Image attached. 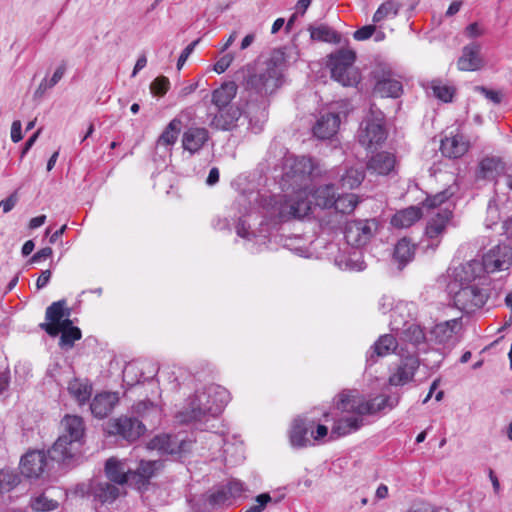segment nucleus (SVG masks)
Here are the masks:
<instances>
[{
    "mask_svg": "<svg viewBox=\"0 0 512 512\" xmlns=\"http://www.w3.org/2000/svg\"><path fill=\"white\" fill-rule=\"evenodd\" d=\"M280 187L283 194H271L265 198L268 211L280 215V220H302L311 209L309 195L314 180L321 170L311 157L286 155L283 158Z\"/></svg>",
    "mask_w": 512,
    "mask_h": 512,
    "instance_id": "nucleus-1",
    "label": "nucleus"
},
{
    "mask_svg": "<svg viewBox=\"0 0 512 512\" xmlns=\"http://www.w3.org/2000/svg\"><path fill=\"white\" fill-rule=\"evenodd\" d=\"M285 68V53L281 49H275L265 61L240 71L244 89L250 96L256 95L260 98L259 101H248L246 109L250 125L257 130H261L268 119L269 96L283 85Z\"/></svg>",
    "mask_w": 512,
    "mask_h": 512,
    "instance_id": "nucleus-2",
    "label": "nucleus"
},
{
    "mask_svg": "<svg viewBox=\"0 0 512 512\" xmlns=\"http://www.w3.org/2000/svg\"><path fill=\"white\" fill-rule=\"evenodd\" d=\"M398 404V398L377 396L366 400L356 390L343 391L338 395L336 408L343 413H352L337 420L331 430V437L338 438L357 431L363 426V416L375 414L386 407L390 409Z\"/></svg>",
    "mask_w": 512,
    "mask_h": 512,
    "instance_id": "nucleus-3",
    "label": "nucleus"
},
{
    "mask_svg": "<svg viewBox=\"0 0 512 512\" xmlns=\"http://www.w3.org/2000/svg\"><path fill=\"white\" fill-rule=\"evenodd\" d=\"M230 401L229 391L217 384H209L187 398L184 406L176 414L180 423L201 421L206 417H216Z\"/></svg>",
    "mask_w": 512,
    "mask_h": 512,
    "instance_id": "nucleus-4",
    "label": "nucleus"
},
{
    "mask_svg": "<svg viewBox=\"0 0 512 512\" xmlns=\"http://www.w3.org/2000/svg\"><path fill=\"white\" fill-rule=\"evenodd\" d=\"M451 206L452 204L447 201L446 192H442L427 198L422 208L412 206L395 214L390 224H414L421 219L423 209L432 217L431 224H447L453 216Z\"/></svg>",
    "mask_w": 512,
    "mask_h": 512,
    "instance_id": "nucleus-5",
    "label": "nucleus"
},
{
    "mask_svg": "<svg viewBox=\"0 0 512 512\" xmlns=\"http://www.w3.org/2000/svg\"><path fill=\"white\" fill-rule=\"evenodd\" d=\"M269 197L268 191L244 189L237 196L235 201L227 207L224 214V221L227 224H245V217L253 211L259 210L271 218H279L280 215L271 213L265 204H269L264 198Z\"/></svg>",
    "mask_w": 512,
    "mask_h": 512,
    "instance_id": "nucleus-6",
    "label": "nucleus"
},
{
    "mask_svg": "<svg viewBox=\"0 0 512 512\" xmlns=\"http://www.w3.org/2000/svg\"><path fill=\"white\" fill-rule=\"evenodd\" d=\"M446 226H425L423 236L417 243V246L427 251L429 249L435 250L440 242L443 234L445 233ZM416 244L404 237L400 239L393 250L391 262L396 265L397 269L401 271L408 263H410L415 255Z\"/></svg>",
    "mask_w": 512,
    "mask_h": 512,
    "instance_id": "nucleus-7",
    "label": "nucleus"
},
{
    "mask_svg": "<svg viewBox=\"0 0 512 512\" xmlns=\"http://www.w3.org/2000/svg\"><path fill=\"white\" fill-rule=\"evenodd\" d=\"M512 265V249L510 245L498 244L491 248L482 257V260H471L462 266L467 274L465 280L480 278L482 273H495L505 271Z\"/></svg>",
    "mask_w": 512,
    "mask_h": 512,
    "instance_id": "nucleus-8",
    "label": "nucleus"
},
{
    "mask_svg": "<svg viewBox=\"0 0 512 512\" xmlns=\"http://www.w3.org/2000/svg\"><path fill=\"white\" fill-rule=\"evenodd\" d=\"M404 308L396 306L391 314L390 328L396 333L400 346L407 347L418 355L420 346L425 345L426 336L421 326L415 322L403 319Z\"/></svg>",
    "mask_w": 512,
    "mask_h": 512,
    "instance_id": "nucleus-9",
    "label": "nucleus"
},
{
    "mask_svg": "<svg viewBox=\"0 0 512 512\" xmlns=\"http://www.w3.org/2000/svg\"><path fill=\"white\" fill-rule=\"evenodd\" d=\"M386 138L385 115L373 104L360 125L358 141L367 149H376Z\"/></svg>",
    "mask_w": 512,
    "mask_h": 512,
    "instance_id": "nucleus-10",
    "label": "nucleus"
},
{
    "mask_svg": "<svg viewBox=\"0 0 512 512\" xmlns=\"http://www.w3.org/2000/svg\"><path fill=\"white\" fill-rule=\"evenodd\" d=\"M466 276L467 274L462 269L457 273L456 277L459 278L460 288L454 292L453 301L459 310L471 313L481 308L486 303L488 296L485 289L480 288L476 283H472L477 278L465 280Z\"/></svg>",
    "mask_w": 512,
    "mask_h": 512,
    "instance_id": "nucleus-11",
    "label": "nucleus"
},
{
    "mask_svg": "<svg viewBox=\"0 0 512 512\" xmlns=\"http://www.w3.org/2000/svg\"><path fill=\"white\" fill-rule=\"evenodd\" d=\"M356 59L355 52L352 50H339L331 54L329 58V67L332 78L343 86H354L359 82V74L353 66Z\"/></svg>",
    "mask_w": 512,
    "mask_h": 512,
    "instance_id": "nucleus-12",
    "label": "nucleus"
},
{
    "mask_svg": "<svg viewBox=\"0 0 512 512\" xmlns=\"http://www.w3.org/2000/svg\"><path fill=\"white\" fill-rule=\"evenodd\" d=\"M245 490L244 484L241 481L231 480L226 485H221L207 494L200 495V501H203V505L209 506L212 510L221 506L231 505Z\"/></svg>",
    "mask_w": 512,
    "mask_h": 512,
    "instance_id": "nucleus-13",
    "label": "nucleus"
},
{
    "mask_svg": "<svg viewBox=\"0 0 512 512\" xmlns=\"http://www.w3.org/2000/svg\"><path fill=\"white\" fill-rule=\"evenodd\" d=\"M346 243L353 248H363L371 241L384 242L388 236L382 235L384 226H339Z\"/></svg>",
    "mask_w": 512,
    "mask_h": 512,
    "instance_id": "nucleus-14",
    "label": "nucleus"
},
{
    "mask_svg": "<svg viewBox=\"0 0 512 512\" xmlns=\"http://www.w3.org/2000/svg\"><path fill=\"white\" fill-rule=\"evenodd\" d=\"M375 85L373 93L382 98H398L403 93V85L396 75L387 68L380 67L372 72Z\"/></svg>",
    "mask_w": 512,
    "mask_h": 512,
    "instance_id": "nucleus-15",
    "label": "nucleus"
},
{
    "mask_svg": "<svg viewBox=\"0 0 512 512\" xmlns=\"http://www.w3.org/2000/svg\"><path fill=\"white\" fill-rule=\"evenodd\" d=\"M400 362L389 376V384L392 386H403L411 382L419 368L420 360L418 355L410 349L405 355H400Z\"/></svg>",
    "mask_w": 512,
    "mask_h": 512,
    "instance_id": "nucleus-16",
    "label": "nucleus"
},
{
    "mask_svg": "<svg viewBox=\"0 0 512 512\" xmlns=\"http://www.w3.org/2000/svg\"><path fill=\"white\" fill-rule=\"evenodd\" d=\"M146 431V425L136 417L121 416L109 425V433L119 435L128 442H134Z\"/></svg>",
    "mask_w": 512,
    "mask_h": 512,
    "instance_id": "nucleus-17",
    "label": "nucleus"
},
{
    "mask_svg": "<svg viewBox=\"0 0 512 512\" xmlns=\"http://www.w3.org/2000/svg\"><path fill=\"white\" fill-rule=\"evenodd\" d=\"M51 462L44 451H30L21 459V473L27 478H39L50 469Z\"/></svg>",
    "mask_w": 512,
    "mask_h": 512,
    "instance_id": "nucleus-18",
    "label": "nucleus"
},
{
    "mask_svg": "<svg viewBox=\"0 0 512 512\" xmlns=\"http://www.w3.org/2000/svg\"><path fill=\"white\" fill-rule=\"evenodd\" d=\"M407 350V347L400 346L396 336L385 334L379 337L367 353V363L373 365L377 361L376 357H384L391 353L405 355Z\"/></svg>",
    "mask_w": 512,
    "mask_h": 512,
    "instance_id": "nucleus-19",
    "label": "nucleus"
},
{
    "mask_svg": "<svg viewBox=\"0 0 512 512\" xmlns=\"http://www.w3.org/2000/svg\"><path fill=\"white\" fill-rule=\"evenodd\" d=\"M80 446H72L67 434H61L52 447L47 451L49 460L58 464L69 466L79 453Z\"/></svg>",
    "mask_w": 512,
    "mask_h": 512,
    "instance_id": "nucleus-20",
    "label": "nucleus"
},
{
    "mask_svg": "<svg viewBox=\"0 0 512 512\" xmlns=\"http://www.w3.org/2000/svg\"><path fill=\"white\" fill-rule=\"evenodd\" d=\"M242 115V110L237 105L218 107L212 115L209 125L217 130L229 131L236 126Z\"/></svg>",
    "mask_w": 512,
    "mask_h": 512,
    "instance_id": "nucleus-21",
    "label": "nucleus"
},
{
    "mask_svg": "<svg viewBox=\"0 0 512 512\" xmlns=\"http://www.w3.org/2000/svg\"><path fill=\"white\" fill-rule=\"evenodd\" d=\"M105 474L114 485L129 484L132 486L131 468L126 460L111 457L105 463Z\"/></svg>",
    "mask_w": 512,
    "mask_h": 512,
    "instance_id": "nucleus-22",
    "label": "nucleus"
},
{
    "mask_svg": "<svg viewBox=\"0 0 512 512\" xmlns=\"http://www.w3.org/2000/svg\"><path fill=\"white\" fill-rule=\"evenodd\" d=\"M233 228L238 237L248 243L260 247L266 245L270 241V226H228Z\"/></svg>",
    "mask_w": 512,
    "mask_h": 512,
    "instance_id": "nucleus-23",
    "label": "nucleus"
},
{
    "mask_svg": "<svg viewBox=\"0 0 512 512\" xmlns=\"http://www.w3.org/2000/svg\"><path fill=\"white\" fill-rule=\"evenodd\" d=\"M340 125V117L336 113L322 114L312 128L313 135L321 140L333 137Z\"/></svg>",
    "mask_w": 512,
    "mask_h": 512,
    "instance_id": "nucleus-24",
    "label": "nucleus"
},
{
    "mask_svg": "<svg viewBox=\"0 0 512 512\" xmlns=\"http://www.w3.org/2000/svg\"><path fill=\"white\" fill-rule=\"evenodd\" d=\"M481 46L478 43H470L463 47L462 55L457 61L458 69L461 71H476L483 65L480 56Z\"/></svg>",
    "mask_w": 512,
    "mask_h": 512,
    "instance_id": "nucleus-25",
    "label": "nucleus"
},
{
    "mask_svg": "<svg viewBox=\"0 0 512 512\" xmlns=\"http://www.w3.org/2000/svg\"><path fill=\"white\" fill-rule=\"evenodd\" d=\"M151 446L167 454H181L188 450L189 443L177 436L163 434L154 437Z\"/></svg>",
    "mask_w": 512,
    "mask_h": 512,
    "instance_id": "nucleus-26",
    "label": "nucleus"
},
{
    "mask_svg": "<svg viewBox=\"0 0 512 512\" xmlns=\"http://www.w3.org/2000/svg\"><path fill=\"white\" fill-rule=\"evenodd\" d=\"M160 467L161 463L158 461H140L135 470L131 469L132 486L137 489L145 488Z\"/></svg>",
    "mask_w": 512,
    "mask_h": 512,
    "instance_id": "nucleus-27",
    "label": "nucleus"
},
{
    "mask_svg": "<svg viewBox=\"0 0 512 512\" xmlns=\"http://www.w3.org/2000/svg\"><path fill=\"white\" fill-rule=\"evenodd\" d=\"M118 400V395L114 392L97 394L90 404V410L95 417L104 418L112 412Z\"/></svg>",
    "mask_w": 512,
    "mask_h": 512,
    "instance_id": "nucleus-28",
    "label": "nucleus"
},
{
    "mask_svg": "<svg viewBox=\"0 0 512 512\" xmlns=\"http://www.w3.org/2000/svg\"><path fill=\"white\" fill-rule=\"evenodd\" d=\"M63 427L62 434H67L68 441L72 442V446H82L84 437V423L81 417L75 415H67L61 422Z\"/></svg>",
    "mask_w": 512,
    "mask_h": 512,
    "instance_id": "nucleus-29",
    "label": "nucleus"
},
{
    "mask_svg": "<svg viewBox=\"0 0 512 512\" xmlns=\"http://www.w3.org/2000/svg\"><path fill=\"white\" fill-rule=\"evenodd\" d=\"M469 149V142L463 135L445 137L441 140L440 150L445 157L457 159L462 157Z\"/></svg>",
    "mask_w": 512,
    "mask_h": 512,
    "instance_id": "nucleus-30",
    "label": "nucleus"
},
{
    "mask_svg": "<svg viewBox=\"0 0 512 512\" xmlns=\"http://www.w3.org/2000/svg\"><path fill=\"white\" fill-rule=\"evenodd\" d=\"M461 328L460 318L447 320L436 324L431 330V336L439 344L449 343Z\"/></svg>",
    "mask_w": 512,
    "mask_h": 512,
    "instance_id": "nucleus-31",
    "label": "nucleus"
},
{
    "mask_svg": "<svg viewBox=\"0 0 512 512\" xmlns=\"http://www.w3.org/2000/svg\"><path fill=\"white\" fill-rule=\"evenodd\" d=\"M90 493L101 504H111L119 497L120 489L110 482L97 481L91 485Z\"/></svg>",
    "mask_w": 512,
    "mask_h": 512,
    "instance_id": "nucleus-32",
    "label": "nucleus"
},
{
    "mask_svg": "<svg viewBox=\"0 0 512 512\" xmlns=\"http://www.w3.org/2000/svg\"><path fill=\"white\" fill-rule=\"evenodd\" d=\"M209 139L205 128L192 127L184 132L182 137L183 148L191 154L198 152Z\"/></svg>",
    "mask_w": 512,
    "mask_h": 512,
    "instance_id": "nucleus-33",
    "label": "nucleus"
},
{
    "mask_svg": "<svg viewBox=\"0 0 512 512\" xmlns=\"http://www.w3.org/2000/svg\"><path fill=\"white\" fill-rule=\"evenodd\" d=\"M313 421H306L304 419H295L290 430V443L293 447H306L310 444L308 437L309 431L313 428Z\"/></svg>",
    "mask_w": 512,
    "mask_h": 512,
    "instance_id": "nucleus-34",
    "label": "nucleus"
},
{
    "mask_svg": "<svg viewBox=\"0 0 512 512\" xmlns=\"http://www.w3.org/2000/svg\"><path fill=\"white\" fill-rule=\"evenodd\" d=\"M134 417L141 418V421H146L154 426L159 423L161 416V409L158 405L150 400H141L132 407Z\"/></svg>",
    "mask_w": 512,
    "mask_h": 512,
    "instance_id": "nucleus-35",
    "label": "nucleus"
},
{
    "mask_svg": "<svg viewBox=\"0 0 512 512\" xmlns=\"http://www.w3.org/2000/svg\"><path fill=\"white\" fill-rule=\"evenodd\" d=\"M237 91L238 86L234 81H225L212 92L211 102L215 108L232 106L231 102L235 98Z\"/></svg>",
    "mask_w": 512,
    "mask_h": 512,
    "instance_id": "nucleus-36",
    "label": "nucleus"
},
{
    "mask_svg": "<svg viewBox=\"0 0 512 512\" xmlns=\"http://www.w3.org/2000/svg\"><path fill=\"white\" fill-rule=\"evenodd\" d=\"M395 166V157L388 152H380L372 156L367 163V169L379 175L389 174Z\"/></svg>",
    "mask_w": 512,
    "mask_h": 512,
    "instance_id": "nucleus-37",
    "label": "nucleus"
},
{
    "mask_svg": "<svg viewBox=\"0 0 512 512\" xmlns=\"http://www.w3.org/2000/svg\"><path fill=\"white\" fill-rule=\"evenodd\" d=\"M334 263L339 269L346 271H363L366 269V263L359 252H353L348 255L339 254L334 258Z\"/></svg>",
    "mask_w": 512,
    "mask_h": 512,
    "instance_id": "nucleus-38",
    "label": "nucleus"
},
{
    "mask_svg": "<svg viewBox=\"0 0 512 512\" xmlns=\"http://www.w3.org/2000/svg\"><path fill=\"white\" fill-rule=\"evenodd\" d=\"M365 177L363 166L346 168L341 175L339 184L342 189L352 190L357 188Z\"/></svg>",
    "mask_w": 512,
    "mask_h": 512,
    "instance_id": "nucleus-39",
    "label": "nucleus"
},
{
    "mask_svg": "<svg viewBox=\"0 0 512 512\" xmlns=\"http://www.w3.org/2000/svg\"><path fill=\"white\" fill-rule=\"evenodd\" d=\"M500 160L495 157L483 158L476 170L475 177L477 180H493L498 174Z\"/></svg>",
    "mask_w": 512,
    "mask_h": 512,
    "instance_id": "nucleus-40",
    "label": "nucleus"
},
{
    "mask_svg": "<svg viewBox=\"0 0 512 512\" xmlns=\"http://www.w3.org/2000/svg\"><path fill=\"white\" fill-rule=\"evenodd\" d=\"M309 196L315 201V204L322 208H331V203L336 196L334 184H325L314 189L312 185V192Z\"/></svg>",
    "mask_w": 512,
    "mask_h": 512,
    "instance_id": "nucleus-41",
    "label": "nucleus"
},
{
    "mask_svg": "<svg viewBox=\"0 0 512 512\" xmlns=\"http://www.w3.org/2000/svg\"><path fill=\"white\" fill-rule=\"evenodd\" d=\"M310 37L312 40L323 41L328 43H339L340 35L331 27L325 24L319 26H309Z\"/></svg>",
    "mask_w": 512,
    "mask_h": 512,
    "instance_id": "nucleus-42",
    "label": "nucleus"
},
{
    "mask_svg": "<svg viewBox=\"0 0 512 512\" xmlns=\"http://www.w3.org/2000/svg\"><path fill=\"white\" fill-rule=\"evenodd\" d=\"M68 391L70 395L79 403V405H83L90 399L92 387L85 382L74 379L73 381L69 382Z\"/></svg>",
    "mask_w": 512,
    "mask_h": 512,
    "instance_id": "nucleus-43",
    "label": "nucleus"
},
{
    "mask_svg": "<svg viewBox=\"0 0 512 512\" xmlns=\"http://www.w3.org/2000/svg\"><path fill=\"white\" fill-rule=\"evenodd\" d=\"M358 204V197L352 193H346L342 195H338V197L334 198L331 203V208L341 213V214H350L354 211L355 207Z\"/></svg>",
    "mask_w": 512,
    "mask_h": 512,
    "instance_id": "nucleus-44",
    "label": "nucleus"
},
{
    "mask_svg": "<svg viewBox=\"0 0 512 512\" xmlns=\"http://www.w3.org/2000/svg\"><path fill=\"white\" fill-rule=\"evenodd\" d=\"M66 304V300L62 299L48 306L45 313L47 323L57 324L62 318L69 317L70 309L66 307Z\"/></svg>",
    "mask_w": 512,
    "mask_h": 512,
    "instance_id": "nucleus-45",
    "label": "nucleus"
},
{
    "mask_svg": "<svg viewBox=\"0 0 512 512\" xmlns=\"http://www.w3.org/2000/svg\"><path fill=\"white\" fill-rule=\"evenodd\" d=\"M404 3L395 0H387L382 3L373 15V22L379 23L389 16L396 17Z\"/></svg>",
    "mask_w": 512,
    "mask_h": 512,
    "instance_id": "nucleus-46",
    "label": "nucleus"
},
{
    "mask_svg": "<svg viewBox=\"0 0 512 512\" xmlns=\"http://www.w3.org/2000/svg\"><path fill=\"white\" fill-rule=\"evenodd\" d=\"M181 129V121L177 118H174L167 125L165 130L161 133L158 138V145L169 146L173 145L178 137V134Z\"/></svg>",
    "mask_w": 512,
    "mask_h": 512,
    "instance_id": "nucleus-47",
    "label": "nucleus"
},
{
    "mask_svg": "<svg viewBox=\"0 0 512 512\" xmlns=\"http://www.w3.org/2000/svg\"><path fill=\"white\" fill-rule=\"evenodd\" d=\"M430 89L434 97L445 103L452 101L455 92L453 87L442 84L439 80H433Z\"/></svg>",
    "mask_w": 512,
    "mask_h": 512,
    "instance_id": "nucleus-48",
    "label": "nucleus"
},
{
    "mask_svg": "<svg viewBox=\"0 0 512 512\" xmlns=\"http://www.w3.org/2000/svg\"><path fill=\"white\" fill-rule=\"evenodd\" d=\"M60 333L59 346L63 350L72 349L75 342L80 340L82 337V333L79 328L66 329Z\"/></svg>",
    "mask_w": 512,
    "mask_h": 512,
    "instance_id": "nucleus-49",
    "label": "nucleus"
},
{
    "mask_svg": "<svg viewBox=\"0 0 512 512\" xmlns=\"http://www.w3.org/2000/svg\"><path fill=\"white\" fill-rule=\"evenodd\" d=\"M39 327L52 337L59 335L60 332L66 329L77 328L72 325V321L69 317H65V319L62 318L57 324L41 323Z\"/></svg>",
    "mask_w": 512,
    "mask_h": 512,
    "instance_id": "nucleus-50",
    "label": "nucleus"
},
{
    "mask_svg": "<svg viewBox=\"0 0 512 512\" xmlns=\"http://www.w3.org/2000/svg\"><path fill=\"white\" fill-rule=\"evenodd\" d=\"M20 482L19 475L10 469L0 471V490L10 491Z\"/></svg>",
    "mask_w": 512,
    "mask_h": 512,
    "instance_id": "nucleus-51",
    "label": "nucleus"
},
{
    "mask_svg": "<svg viewBox=\"0 0 512 512\" xmlns=\"http://www.w3.org/2000/svg\"><path fill=\"white\" fill-rule=\"evenodd\" d=\"M58 503L52 499H49L46 495L41 494L31 501V508L34 511L44 512L56 509Z\"/></svg>",
    "mask_w": 512,
    "mask_h": 512,
    "instance_id": "nucleus-52",
    "label": "nucleus"
},
{
    "mask_svg": "<svg viewBox=\"0 0 512 512\" xmlns=\"http://www.w3.org/2000/svg\"><path fill=\"white\" fill-rule=\"evenodd\" d=\"M281 242L284 247L301 254L307 240L304 239L303 235L295 234L293 236H282Z\"/></svg>",
    "mask_w": 512,
    "mask_h": 512,
    "instance_id": "nucleus-53",
    "label": "nucleus"
},
{
    "mask_svg": "<svg viewBox=\"0 0 512 512\" xmlns=\"http://www.w3.org/2000/svg\"><path fill=\"white\" fill-rule=\"evenodd\" d=\"M140 371L138 365L136 363H129L123 369V380L129 386H133L141 382V378H144L143 373L140 374V377L137 376V373Z\"/></svg>",
    "mask_w": 512,
    "mask_h": 512,
    "instance_id": "nucleus-54",
    "label": "nucleus"
},
{
    "mask_svg": "<svg viewBox=\"0 0 512 512\" xmlns=\"http://www.w3.org/2000/svg\"><path fill=\"white\" fill-rule=\"evenodd\" d=\"M169 79L164 76L157 77L150 85L151 92L155 95L163 96L169 88Z\"/></svg>",
    "mask_w": 512,
    "mask_h": 512,
    "instance_id": "nucleus-55",
    "label": "nucleus"
},
{
    "mask_svg": "<svg viewBox=\"0 0 512 512\" xmlns=\"http://www.w3.org/2000/svg\"><path fill=\"white\" fill-rule=\"evenodd\" d=\"M255 500L256 504L250 506L245 512H262L271 501V496L268 493H262Z\"/></svg>",
    "mask_w": 512,
    "mask_h": 512,
    "instance_id": "nucleus-56",
    "label": "nucleus"
},
{
    "mask_svg": "<svg viewBox=\"0 0 512 512\" xmlns=\"http://www.w3.org/2000/svg\"><path fill=\"white\" fill-rule=\"evenodd\" d=\"M234 59V56L233 54L231 53H227L225 55H223L215 64H214V67H213V70L218 73V74H222L224 73L228 68L229 66L231 65L232 61Z\"/></svg>",
    "mask_w": 512,
    "mask_h": 512,
    "instance_id": "nucleus-57",
    "label": "nucleus"
},
{
    "mask_svg": "<svg viewBox=\"0 0 512 512\" xmlns=\"http://www.w3.org/2000/svg\"><path fill=\"white\" fill-rule=\"evenodd\" d=\"M200 42V39H196L194 41H192L180 54L178 60H177V69L180 70L185 62L187 61L188 57L192 54V52L194 51L195 47L198 45V43Z\"/></svg>",
    "mask_w": 512,
    "mask_h": 512,
    "instance_id": "nucleus-58",
    "label": "nucleus"
},
{
    "mask_svg": "<svg viewBox=\"0 0 512 512\" xmlns=\"http://www.w3.org/2000/svg\"><path fill=\"white\" fill-rule=\"evenodd\" d=\"M375 32V26L373 25H366L362 28L356 30L353 34V37L357 41H364L369 39L373 33Z\"/></svg>",
    "mask_w": 512,
    "mask_h": 512,
    "instance_id": "nucleus-59",
    "label": "nucleus"
},
{
    "mask_svg": "<svg viewBox=\"0 0 512 512\" xmlns=\"http://www.w3.org/2000/svg\"><path fill=\"white\" fill-rule=\"evenodd\" d=\"M475 90L483 94L487 99L492 101L494 104H499L501 102V95L497 91L488 89L484 86H476Z\"/></svg>",
    "mask_w": 512,
    "mask_h": 512,
    "instance_id": "nucleus-60",
    "label": "nucleus"
},
{
    "mask_svg": "<svg viewBox=\"0 0 512 512\" xmlns=\"http://www.w3.org/2000/svg\"><path fill=\"white\" fill-rule=\"evenodd\" d=\"M396 307L393 309V299L389 296L383 295L378 301V310L383 314L388 311H394Z\"/></svg>",
    "mask_w": 512,
    "mask_h": 512,
    "instance_id": "nucleus-61",
    "label": "nucleus"
},
{
    "mask_svg": "<svg viewBox=\"0 0 512 512\" xmlns=\"http://www.w3.org/2000/svg\"><path fill=\"white\" fill-rule=\"evenodd\" d=\"M22 138H23V135H22L21 122L19 120H15V121H13L12 126H11V140L14 143H17V142L21 141Z\"/></svg>",
    "mask_w": 512,
    "mask_h": 512,
    "instance_id": "nucleus-62",
    "label": "nucleus"
},
{
    "mask_svg": "<svg viewBox=\"0 0 512 512\" xmlns=\"http://www.w3.org/2000/svg\"><path fill=\"white\" fill-rule=\"evenodd\" d=\"M465 34L469 38H476L483 35V30L479 27L477 22H474L465 28Z\"/></svg>",
    "mask_w": 512,
    "mask_h": 512,
    "instance_id": "nucleus-63",
    "label": "nucleus"
},
{
    "mask_svg": "<svg viewBox=\"0 0 512 512\" xmlns=\"http://www.w3.org/2000/svg\"><path fill=\"white\" fill-rule=\"evenodd\" d=\"M190 504H191L192 512H210L211 511L209 506H204L203 501H200V496L190 499Z\"/></svg>",
    "mask_w": 512,
    "mask_h": 512,
    "instance_id": "nucleus-64",
    "label": "nucleus"
}]
</instances>
